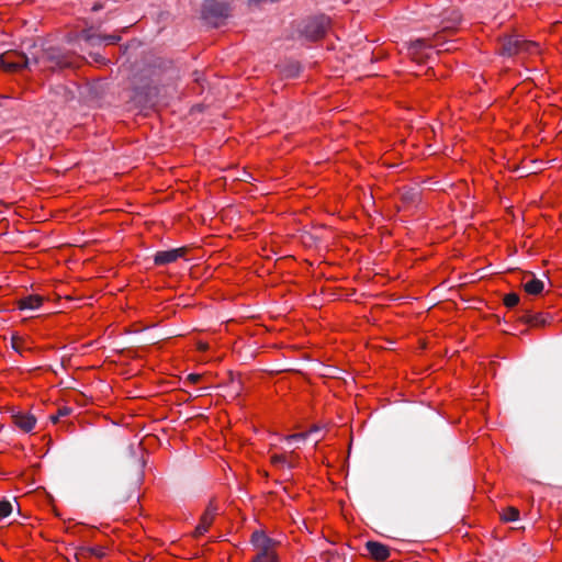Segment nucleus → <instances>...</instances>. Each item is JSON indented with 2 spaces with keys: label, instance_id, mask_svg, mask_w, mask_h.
<instances>
[{
  "label": "nucleus",
  "instance_id": "4be33fe9",
  "mask_svg": "<svg viewBox=\"0 0 562 562\" xmlns=\"http://www.w3.org/2000/svg\"><path fill=\"white\" fill-rule=\"evenodd\" d=\"M69 413H70V409H69V408H67V407L60 408V409L58 411V414H57V415H53V416H50V420H52V423H54V424H55V423H57V420L59 419V417H61V416H66V415H68Z\"/></svg>",
  "mask_w": 562,
  "mask_h": 562
},
{
  "label": "nucleus",
  "instance_id": "a878e982",
  "mask_svg": "<svg viewBox=\"0 0 562 562\" xmlns=\"http://www.w3.org/2000/svg\"><path fill=\"white\" fill-rule=\"evenodd\" d=\"M72 97V92L70 91H67L66 95H65V99L68 100L69 98Z\"/></svg>",
  "mask_w": 562,
  "mask_h": 562
},
{
  "label": "nucleus",
  "instance_id": "f257e3e1",
  "mask_svg": "<svg viewBox=\"0 0 562 562\" xmlns=\"http://www.w3.org/2000/svg\"><path fill=\"white\" fill-rule=\"evenodd\" d=\"M251 542L257 553L251 562H278L273 550V542L265 533L256 531L252 533Z\"/></svg>",
  "mask_w": 562,
  "mask_h": 562
},
{
  "label": "nucleus",
  "instance_id": "f8f14e48",
  "mask_svg": "<svg viewBox=\"0 0 562 562\" xmlns=\"http://www.w3.org/2000/svg\"><path fill=\"white\" fill-rule=\"evenodd\" d=\"M2 66L8 71H18L23 68H29L30 59L25 55H16L14 60H10L9 57H5L2 60Z\"/></svg>",
  "mask_w": 562,
  "mask_h": 562
},
{
  "label": "nucleus",
  "instance_id": "cd10ccee",
  "mask_svg": "<svg viewBox=\"0 0 562 562\" xmlns=\"http://www.w3.org/2000/svg\"><path fill=\"white\" fill-rule=\"evenodd\" d=\"M128 395H130V396H135V397H136V396H142L140 394H134L133 392H128Z\"/></svg>",
  "mask_w": 562,
  "mask_h": 562
},
{
  "label": "nucleus",
  "instance_id": "20e7f679",
  "mask_svg": "<svg viewBox=\"0 0 562 562\" xmlns=\"http://www.w3.org/2000/svg\"><path fill=\"white\" fill-rule=\"evenodd\" d=\"M41 60L47 67L55 68H66L71 65L68 60L67 56L59 49L55 47H49L44 50Z\"/></svg>",
  "mask_w": 562,
  "mask_h": 562
},
{
  "label": "nucleus",
  "instance_id": "423d86ee",
  "mask_svg": "<svg viewBox=\"0 0 562 562\" xmlns=\"http://www.w3.org/2000/svg\"><path fill=\"white\" fill-rule=\"evenodd\" d=\"M229 8L227 4L215 0H206L203 4V14L207 20L225 19L228 16Z\"/></svg>",
  "mask_w": 562,
  "mask_h": 562
},
{
  "label": "nucleus",
  "instance_id": "f03ea898",
  "mask_svg": "<svg viewBox=\"0 0 562 562\" xmlns=\"http://www.w3.org/2000/svg\"><path fill=\"white\" fill-rule=\"evenodd\" d=\"M539 52V46L535 42L524 40L519 35H513L504 38L502 44V54L513 56L521 53L533 54Z\"/></svg>",
  "mask_w": 562,
  "mask_h": 562
},
{
  "label": "nucleus",
  "instance_id": "412c9836",
  "mask_svg": "<svg viewBox=\"0 0 562 562\" xmlns=\"http://www.w3.org/2000/svg\"><path fill=\"white\" fill-rule=\"evenodd\" d=\"M504 303L507 307H514L519 303V296L516 293H509L505 296Z\"/></svg>",
  "mask_w": 562,
  "mask_h": 562
},
{
  "label": "nucleus",
  "instance_id": "ddd939ff",
  "mask_svg": "<svg viewBox=\"0 0 562 562\" xmlns=\"http://www.w3.org/2000/svg\"><path fill=\"white\" fill-rule=\"evenodd\" d=\"M81 37L85 41L91 43L92 45H94L97 43H101V42H105L106 44H114L117 41H120V36H117V35L100 36V35L90 34L89 32H83Z\"/></svg>",
  "mask_w": 562,
  "mask_h": 562
},
{
  "label": "nucleus",
  "instance_id": "4468645a",
  "mask_svg": "<svg viewBox=\"0 0 562 562\" xmlns=\"http://www.w3.org/2000/svg\"><path fill=\"white\" fill-rule=\"evenodd\" d=\"M42 304V297L38 295H29L22 297L19 302L20 310L22 311H35Z\"/></svg>",
  "mask_w": 562,
  "mask_h": 562
},
{
  "label": "nucleus",
  "instance_id": "1a4fd4ad",
  "mask_svg": "<svg viewBox=\"0 0 562 562\" xmlns=\"http://www.w3.org/2000/svg\"><path fill=\"white\" fill-rule=\"evenodd\" d=\"M214 517L215 508L209 506L207 509L202 515L200 522L194 530V537L203 536L209 530L210 526L213 524Z\"/></svg>",
  "mask_w": 562,
  "mask_h": 562
},
{
  "label": "nucleus",
  "instance_id": "6ab92c4d",
  "mask_svg": "<svg viewBox=\"0 0 562 562\" xmlns=\"http://www.w3.org/2000/svg\"><path fill=\"white\" fill-rule=\"evenodd\" d=\"M271 461L273 464L276 465H286L289 468L293 467V463H292V460L291 459H288L283 454H280V456H273L271 458Z\"/></svg>",
  "mask_w": 562,
  "mask_h": 562
},
{
  "label": "nucleus",
  "instance_id": "dca6fc26",
  "mask_svg": "<svg viewBox=\"0 0 562 562\" xmlns=\"http://www.w3.org/2000/svg\"><path fill=\"white\" fill-rule=\"evenodd\" d=\"M460 21V15L457 11L446 12V15L442 21V29L450 30L457 25Z\"/></svg>",
  "mask_w": 562,
  "mask_h": 562
},
{
  "label": "nucleus",
  "instance_id": "6e6552de",
  "mask_svg": "<svg viewBox=\"0 0 562 562\" xmlns=\"http://www.w3.org/2000/svg\"><path fill=\"white\" fill-rule=\"evenodd\" d=\"M183 256V249H170L165 251H158L155 255L154 261L158 266H165L175 262L177 259Z\"/></svg>",
  "mask_w": 562,
  "mask_h": 562
},
{
  "label": "nucleus",
  "instance_id": "9d476101",
  "mask_svg": "<svg viewBox=\"0 0 562 562\" xmlns=\"http://www.w3.org/2000/svg\"><path fill=\"white\" fill-rule=\"evenodd\" d=\"M522 286L528 294L537 295L542 292L544 284L542 280L537 279L532 273H528L524 277Z\"/></svg>",
  "mask_w": 562,
  "mask_h": 562
},
{
  "label": "nucleus",
  "instance_id": "f3484780",
  "mask_svg": "<svg viewBox=\"0 0 562 562\" xmlns=\"http://www.w3.org/2000/svg\"><path fill=\"white\" fill-rule=\"evenodd\" d=\"M418 196L419 192L415 188H405L402 192V199L405 203H415Z\"/></svg>",
  "mask_w": 562,
  "mask_h": 562
},
{
  "label": "nucleus",
  "instance_id": "39448f33",
  "mask_svg": "<svg viewBox=\"0 0 562 562\" xmlns=\"http://www.w3.org/2000/svg\"><path fill=\"white\" fill-rule=\"evenodd\" d=\"M442 45L443 44H440V36L438 35H436L432 40L418 38L411 43L408 53L414 59L420 60L423 57V52L426 48H434Z\"/></svg>",
  "mask_w": 562,
  "mask_h": 562
},
{
  "label": "nucleus",
  "instance_id": "a211bd4d",
  "mask_svg": "<svg viewBox=\"0 0 562 562\" xmlns=\"http://www.w3.org/2000/svg\"><path fill=\"white\" fill-rule=\"evenodd\" d=\"M519 517V510L515 507H508L505 509V512L502 515V518L505 521H515Z\"/></svg>",
  "mask_w": 562,
  "mask_h": 562
},
{
  "label": "nucleus",
  "instance_id": "b1692460",
  "mask_svg": "<svg viewBox=\"0 0 562 562\" xmlns=\"http://www.w3.org/2000/svg\"><path fill=\"white\" fill-rule=\"evenodd\" d=\"M201 378H202V375H200V374L191 373V374H188L187 380H188V382L193 384V383H198L201 380Z\"/></svg>",
  "mask_w": 562,
  "mask_h": 562
},
{
  "label": "nucleus",
  "instance_id": "2eb2a0df",
  "mask_svg": "<svg viewBox=\"0 0 562 562\" xmlns=\"http://www.w3.org/2000/svg\"><path fill=\"white\" fill-rule=\"evenodd\" d=\"M88 555H94L97 558H103L105 555V551L101 547H81L76 552V559L80 560L81 558H86Z\"/></svg>",
  "mask_w": 562,
  "mask_h": 562
},
{
  "label": "nucleus",
  "instance_id": "aec40b11",
  "mask_svg": "<svg viewBox=\"0 0 562 562\" xmlns=\"http://www.w3.org/2000/svg\"><path fill=\"white\" fill-rule=\"evenodd\" d=\"M12 513V504L8 501L0 502V517H8Z\"/></svg>",
  "mask_w": 562,
  "mask_h": 562
},
{
  "label": "nucleus",
  "instance_id": "0eeeda50",
  "mask_svg": "<svg viewBox=\"0 0 562 562\" xmlns=\"http://www.w3.org/2000/svg\"><path fill=\"white\" fill-rule=\"evenodd\" d=\"M8 411L11 413L14 425L21 430L29 432L34 428L36 418L33 415L23 413L14 407H9Z\"/></svg>",
  "mask_w": 562,
  "mask_h": 562
},
{
  "label": "nucleus",
  "instance_id": "393cba45",
  "mask_svg": "<svg viewBox=\"0 0 562 562\" xmlns=\"http://www.w3.org/2000/svg\"><path fill=\"white\" fill-rule=\"evenodd\" d=\"M306 437H307V434L301 432V434H294V435L288 436L285 439L286 440H292V439L304 440Z\"/></svg>",
  "mask_w": 562,
  "mask_h": 562
},
{
  "label": "nucleus",
  "instance_id": "5701e85b",
  "mask_svg": "<svg viewBox=\"0 0 562 562\" xmlns=\"http://www.w3.org/2000/svg\"><path fill=\"white\" fill-rule=\"evenodd\" d=\"M12 348L18 352H21L22 351V341L16 337H12Z\"/></svg>",
  "mask_w": 562,
  "mask_h": 562
},
{
  "label": "nucleus",
  "instance_id": "bb28decb",
  "mask_svg": "<svg viewBox=\"0 0 562 562\" xmlns=\"http://www.w3.org/2000/svg\"><path fill=\"white\" fill-rule=\"evenodd\" d=\"M318 429H319V427H318V426H314V427L310 430V432L317 431Z\"/></svg>",
  "mask_w": 562,
  "mask_h": 562
},
{
  "label": "nucleus",
  "instance_id": "9b49d317",
  "mask_svg": "<svg viewBox=\"0 0 562 562\" xmlns=\"http://www.w3.org/2000/svg\"><path fill=\"white\" fill-rule=\"evenodd\" d=\"M366 548L370 555L378 561H384L390 557L389 548L380 542L368 541Z\"/></svg>",
  "mask_w": 562,
  "mask_h": 562
},
{
  "label": "nucleus",
  "instance_id": "7ed1b4c3",
  "mask_svg": "<svg viewBox=\"0 0 562 562\" xmlns=\"http://www.w3.org/2000/svg\"><path fill=\"white\" fill-rule=\"evenodd\" d=\"M329 23V18L325 15L314 16L305 23L302 32L306 38L315 41L326 34Z\"/></svg>",
  "mask_w": 562,
  "mask_h": 562
}]
</instances>
